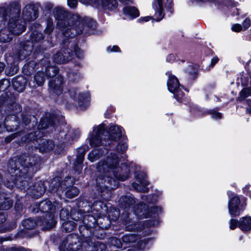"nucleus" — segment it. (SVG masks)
Listing matches in <instances>:
<instances>
[{
	"label": "nucleus",
	"instance_id": "f257e3e1",
	"mask_svg": "<svg viewBox=\"0 0 251 251\" xmlns=\"http://www.w3.org/2000/svg\"><path fill=\"white\" fill-rule=\"evenodd\" d=\"M36 163V161L33 157L25 155L19 157L17 161L11 160L8 164V170L11 174V179H15V181L5 182V185L9 189L16 186L21 189L30 190L31 195L34 198L41 197L46 191L43 182H37L33 186L29 185L31 179L30 174L33 170V166Z\"/></svg>",
	"mask_w": 251,
	"mask_h": 251
},
{
	"label": "nucleus",
	"instance_id": "f03ea898",
	"mask_svg": "<svg viewBox=\"0 0 251 251\" xmlns=\"http://www.w3.org/2000/svg\"><path fill=\"white\" fill-rule=\"evenodd\" d=\"M98 176L96 178L98 185L100 188L115 189L118 186L115 179L124 181L128 177L129 167L126 164L119 166L118 156L113 153H110L106 159L99 162L97 167Z\"/></svg>",
	"mask_w": 251,
	"mask_h": 251
},
{
	"label": "nucleus",
	"instance_id": "7ed1b4c3",
	"mask_svg": "<svg viewBox=\"0 0 251 251\" xmlns=\"http://www.w3.org/2000/svg\"><path fill=\"white\" fill-rule=\"evenodd\" d=\"M53 12L57 20V27L66 38H73L81 33L92 34L97 27L96 22L92 19L81 18L77 15H71L61 8H54Z\"/></svg>",
	"mask_w": 251,
	"mask_h": 251
},
{
	"label": "nucleus",
	"instance_id": "20e7f679",
	"mask_svg": "<svg viewBox=\"0 0 251 251\" xmlns=\"http://www.w3.org/2000/svg\"><path fill=\"white\" fill-rule=\"evenodd\" d=\"M105 125L102 123L93 127V131L89 136V143L91 147L110 146L126 137L123 135V128L117 125H110L108 131L105 130Z\"/></svg>",
	"mask_w": 251,
	"mask_h": 251
},
{
	"label": "nucleus",
	"instance_id": "39448f33",
	"mask_svg": "<svg viewBox=\"0 0 251 251\" xmlns=\"http://www.w3.org/2000/svg\"><path fill=\"white\" fill-rule=\"evenodd\" d=\"M21 7L17 2H11L7 7H0V19L6 21L9 19L7 29L14 35H19L25 29V22L20 19Z\"/></svg>",
	"mask_w": 251,
	"mask_h": 251
},
{
	"label": "nucleus",
	"instance_id": "423d86ee",
	"mask_svg": "<svg viewBox=\"0 0 251 251\" xmlns=\"http://www.w3.org/2000/svg\"><path fill=\"white\" fill-rule=\"evenodd\" d=\"M120 206L125 213H123L122 218L123 223L126 225V230L129 231H138L141 229L140 224L132 222L129 216V211L133 208V205L135 203V200L132 195L122 196L119 201Z\"/></svg>",
	"mask_w": 251,
	"mask_h": 251
},
{
	"label": "nucleus",
	"instance_id": "0eeeda50",
	"mask_svg": "<svg viewBox=\"0 0 251 251\" xmlns=\"http://www.w3.org/2000/svg\"><path fill=\"white\" fill-rule=\"evenodd\" d=\"M59 207L58 203L55 202L52 204L51 202L48 200L39 203V209L46 213L44 221L46 224L47 229L53 227L56 224L54 213L58 210Z\"/></svg>",
	"mask_w": 251,
	"mask_h": 251
},
{
	"label": "nucleus",
	"instance_id": "6e6552de",
	"mask_svg": "<svg viewBox=\"0 0 251 251\" xmlns=\"http://www.w3.org/2000/svg\"><path fill=\"white\" fill-rule=\"evenodd\" d=\"M44 39V36L41 32L37 31H34L30 35L31 42L26 41L21 43L17 51V55L20 60H23L26 56H29L31 53L33 44L40 43Z\"/></svg>",
	"mask_w": 251,
	"mask_h": 251
},
{
	"label": "nucleus",
	"instance_id": "1a4fd4ad",
	"mask_svg": "<svg viewBox=\"0 0 251 251\" xmlns=\"http://www.w3.org/2000/svg\"><path fill=\"white\" fill-rule=\"evenodd\" d=\"M60 249L63 251H78L81 250L82 242L76 234H69L63 241Z\"/></svg>",
	"mask_w": 251,
	"mask_h": 251
},
{
	"label": "nucleus",
	"instance_id": "9d476101",
	"mask_svg": "<svg viewBox=\"0 0 251 251\" xmlns=\"http://www.w3.org/2000/svg\"><path fill=\"white\" fill-rule=\"evenodd\" d=\"M69 38L63 36L64 47L53 56V61L58 64L67 63L72 59L73 51L68 48Z\"/></svg>",
	"mask_w": 251,
	"mask_h": 251
},
{
	"label": "nucleus",
	"instance_id": "9b49d317",
	"mask_svg": "<svg viewBox=\"0 0 251 251\" xmlns=\"http://www.w3.org/2000/svg\"><path fill=\"white\" fill-rule=\"evenodd\" d=\"M173 0H154L152 7L155 11L153 15L154 20L156 21H161L164 16L163 7L171 9Z\"/></svg>",
	"mask_w": 251,
	"mask_h": 251
},
{
	"label": "nucleus",
	"instance_id": "f8f14e48",
	"mask_svg": "<svg viewBox=\"0 0 251 251\" xmlns=\"http://www.w3.org/2000/svg\"><path fill=\"white\" fill-rule=\"evenodd\" d=\"M71 98L74 101V104L77 105L80 109H84L88 105L89 94L87 93H81L76 89L69 90Z\"/></svg>",
	"mask_w": 251,
	"mask_h": 251
},
{
	"label": "nucleus",
	"instance_id": "ddd939ff",
	"mask_svg": "<svg viewBox=\"0 0 251 251\" xmlns=\"http://www.w3.org/2000/svg\"><path fill=\"white\" fill-rule=\"evenodd\" d=\"M63 82V78L60 75L50 79L49 82V91L52 97L56 96H59L62 94Z\"/></svg>",
	"mask_w": 251,
	"mask_h": 251
},
{
	"label": "nucleus",
	"instance_id": "4468645a",
	"mask_svg": "<svg viewBox=\"0 0 251 251\" xmlns=\"http://www.w3.org/2000/svg\"><path fill=\"white\" fill-rule=\"evenodd\" d=\"M245 207L243 203H241L240 199L238 196H233L230 199L228 203V212L232 216H237L240 214Z\"/></svg>",
	"mask_w": 251,
	"mask_h": 251
},
{
	"label": "nucleus",
	"instance_id": "2eb2a0df",
	"mask_svg": "<svg viewBox=\"0 0 251 251\" xmlns=\"http://www.w3.org/2000/svg\"><path fill=\"white\" fill-rule=\"evenodd\" d=\"M135 177L140 184L133 183V188L140 192H148L149 189L147 186L149 185V182L146 179V174L143 172L136 173Z\"/></svg>",
	"mask_w": 251,
	"mask_h": 251
},
{
	"label": "nucleus",
	"instance_id": "dca6fc26",
	"mask_svg": "<svg viewBox=\"0 0 251 251\" xmlns=\"http://www.w3.org/2000/svg\"><path fill=\"white\" fill-rule=\"evenodd\" d=\"M23 16L25 22L34 20L38 16V12L34 5L28 4L26 5L23 9Z\"/></svg>",
	"mask_w": 251,
	"mask_h": 251
},
{
	"label": "nucleus",
	"instance_id": "f3484780",
	"mask_svg": "<svg viewBox=\"0 0 251 251\" xmlns=\"http://www.w3.org/2000/svg\"><path fill=\"white\" fill-rule=\"evenodd\" d=\"M64 130L60 131L59 133V136L60 137V140L63 143H70L74 139L77 138L79 136V131L78 130L70 129L67 133Z\"/></svg>",
	"mask_w": 251,
	"mask_h": 251
},
{
	"label": "nucleus",
	"instance_id": "a211bd4d",
	"mask_svg": "<svg viewBox=\"0 0 251 251\" xmlns=\"http://www.w3.org/2000/svg\"><path fill=\"white\" fill-rule=\"evenodd\" d=\"M134 213L139 218L143 219L148 216H152L149 212V209L146 204L141 203L134 207Z\"/></svg>",
	"mask_w": 251,
	"mask_h": 251
},
{
	"label": "nucleus",
	"instance_id": "6ab92c4d",
	"mask_svg": "<svg viewBox=\"0 0 251 251\" xmlns=\"http://www.w3.org/2000/svg\"><path fill=\"white\" fill-rule=\"evenodd\" d=\"M56 117L54 115L47 114L46 117L42 119L38 126L39 129H45L49 127L50 126H53L55 124Z\"/></svg>",
	"mask_w": 251,
	"mask_h": 251
},
{
	"label": "nucleus",
	"instance_id": "aec40b11",
	"mask_svg": "<svg viewBox=\"0 0 251 251\" xmlns=\"http://www.w3.org/2000/svg\"><path fill=\"white\" fill-rule=\"evenodd\" d=\"M168 75V80L167 81V86L168 90L171 92H174L180 87L179 82L177 78L174 75H172L170 72L166 73Z\"/></svg>",
	"mask_w": 251,
	"mask_h": 251
},
{
	"label": "nucleus",
	"instance_id": "412c9836",
	"mask_svg": "<svg viewBox=\"0 0 251 251\" xmlns=\"http://www.w3.org/2000/svg\"><path fill=\"white\" fill-rule=\"evenodd\" d=\"M98 6L101 5L102 7L105 9L113 10L118 6V2L116 0H99L96 3L93 5Z\"/></svg>",
	"mask_w": 251,
	"mask_h": 251
},
{
	"label": "nucleus",
	"instance_id": "4be33fe9",
	"mask_svg": "<svg viewBox=\"0 0 251 251\" xmlns=\"http://www.w3.org/2000/svg\"><path fill=\"white\" fill-rule=\"evenodd\" d=\"M26 79L23 76H18L13 79L12 84L14 88L18 92H22L25 87Z\"/></svg>",
	"mask_w": 251,
	"mask_h": 251
},
{
	"label": "nucleus",
	"instance_id": "5701e85b",
	"mask_svg": "<svg viewBox=\"0 0 251 251\" xmlns=\"http://www.w3.org/2000/svg\"><path fill=\"white\" fill-rule=\"evenodd\" d=\"M23 226L26 229H31L34 228L37 225H44L46 226L44 221L38 220L35 221L31 218L27 219L22 222Z\"/></svg>",
	"mask_w": 251,
	"mask_h": 251
},
{
	"label": "nucleus",
	"instance_id": "b1692460",
	"mask_svg": "<svg viewBox=\"0 0 251 251\" xmlns=\"http://www.w3.org/2000/svg\"><path fill=\"white\" fill-rule=\"evenodd\" d=\"M124 15L129 19H134L139 16L138 9L134 6H126L123 8Z\"/></svg>",
	"mask_w": 251,
	"mask_h": 251
},
{
	"label": "nucleus",
	"instance_id": "393cba45",
	"mask_svg": "<svg viewBox=\"0 0 251 251\" xmlns=\"http://www.w3.org/2000/svg\"><path fill=\"white\" fill-rule=\"evenodd\" d=\"M238 227L243 231L250 230L251 229V217H244L240 218Z\"/></svg>",
	"mask_w": 251,
	"mask_h": 251
},
{
	"label": "nucleus",
	"instance_id": "a878e982",
	"mask_svg": "<svg viewBox=\"0 0 251 251\" xmlns=\"http://www.w3.org/2000/svg\"><path fill=\"white\" fill-rule=\"evenodd\" d=\"M74 38L75 37H74L73 38L69 37V39L70 38L71 40L70 41H68V48L72 50L73 53L74 52L75 53L77 58H82L83 57V52L75 45Z\"/></svg>",
	"mask_w": 251,
	"mask_h": 251
},
{
	"label": "nucleus",
	"instance_id": "bb28decb",
	"mask_svg": "<svg viewBox=\"0 0 251 251\" xmlns=\"http://www.w3.org/2000/svg\"><path fill=\"white\" fill-rule=\"evenodd\" d=\"M68 77L69 81L76 82L80 80L81 75L76 69H69L67 71Z\"/></svg>",
	"mask_w": 251,
	"mask_h": 251
},
{
	"label": "nucleus",
	"instance_id": "cd10ccee",
	"mask_svg": "<svg viewBox=\"0 0 251 251\" xmlns=\"http://www.w3.org/2000/svg\"><path fill=\"white\" fill-rule=\"evenodd\" d=\"M46 25V27L45 29L44 32L48 35V36L47 37V42L48 44L50 45L51 43V37L50 35L54 29L53 20L51 18L48 19L47 20Z\"/></svg>",
	"mask_w": 251,
	"mask_h": 251
},
{
	"label": "nucleus",
	"instance_id": "c85d7f7f",
	"mask_svg": "<svg viewBox=\"0 0 251 251\" xmlns=\"http://www.w3.org/2000/svg\"><path fill=\"white\" fill-rule=\"evenodd\" d=\"M14 34L9 32L8 29H3L0 31V42H9L11 41Z\"/></svg>",
	"mask_w": 251,
	"mask_h": 251
},
{
	"label": "nucleus",
	"instance_id": "c756f323",
	"mask_svg": "<svg viewBox=\"0 0 251 251\" xmlns=\"http://www.w3.org/2000/svg\"><path fill=\"white\" fill-rule=\"evenodd\" d=\"M88 151V147H82L78 148L76 153V163L78 164H81L83 163L84 156L86 152Z\"/></svg>",
	"mask_w": 251,
	"mask_h": 251
},
{
	"label": "nucleus",
	"instance_id": "7c9ffc66",
	"mask_svg": "<svg viewBox=\"0 0 251 251\" xmlns=\"http://www.w3.org/2000/svg\"><path fill=\"white\" fill-rule=\"evenodd\" d=\"M127 149L126 138L124 137L119 140L116 146V151L120 153H124Z\"/></svg>",
	"mask_w": 251,
	"mask_h": 251
},
{
	"label": "nucleus",
	"instance_id": "2f4dec72",
	"mask_svg": "<svg viewBox=\"0 0 251 251\" xmlns=\"http://www.w3.org/2000/svg\"><path fill=\"white\" fill-rule=\"evenodd\" d=\"M104 153L101 150L95 149L90 152L88 155V159L92 162H93L98 159Z\"/></svg>",
	"mask_w": 251,
	"mask_h": 251
},
{
	"label": "nucleus",
	"instance_id": "473e14b6",
	"mask_svg": "<svg viewBox=\"0 0 251 251\" xmlns=\"http://www.w3.org/2000/svg\"><path fill=\"white\" fill-rule=\"evenodd\" d=\"M58 73V69L55 66H49L46 67V76L48 79H51L56 77V75Z\"/></svg>",
	"mask_w": 251,
	"mask_h": 251
},
{
	"label": "nucleus",
	"instance_id": "72a5a7b5",
	"mask_svg": "<svg viewBox=\"0 0 251 251\" xmlns=\"http://www.w3.org/2000/svg\"><path fill=\"white\" fill-rule=\"evenodd\" d=\"M39 145L40 146V150L41 151L45 152L52 149V142L45 139L40 140Z\"/></svg>",
	"mask_w": 251,
	"mask_h": 251
},
{
	"label": "nucleus",
	"instance_id": "f704fd0d",
	"mask_svg": "<svg viewBox=\"0 0 251 251\" xmlns=\"http://www.w3.org/2000/svg\"><path fill=\"white\" fill-rule=\"evenodd\" d=\"M60 179L59 177H55L52 180L51 182V187H52L51 191L53 192H56L60 188L61 189L64 188L63 184V182L60 183Z\"/></svg>",
	"mask_w": 251,
	"mask_h": 251
},
{
	"label": "nucleus",
	"instance_id": "c9c22d12",
	"mask_svg": "<svg viewBox=\"0 0 251 251\" xmlns=\"http://www.w3.org/2000/svg\"><path fill=\"white\" fill-rule=\"evenodd\" d=\"M46 76L43 72H37L34 76V80L36 82L37 86L42 85L45 80Z\"/></svg>",
	"mask_w": 251,
	"mask_h": 251
},
{
	"label": "nucleus",
	"instance_id": "e433bc0d",
	"mask_svg": "<svg viewBox=\"0 0 251 251\" xmlns=\"http://www.w3.org/2000/svg\"><path fill=\"white\" fill-rule=\"evenodd\" d=\"M76 224L73 221H68L64 222L62 223L63 230L66 232L72 231L76 226Z\"/></svg>",
	"mask_w": 251,
	"mask_h": 251
},
{
	"label": "nucleus",
	"instance_id": "4c0bfd02",
	"mask_svg": "<svg viewBox=\"0 0 251 251\" xmlns=\"http://www.w3.org/2000/svg\"><path fill=\"white\" fill-rule=\"evenodd\" d=\"M137 239L138 238L137 236L132 234L125 235L122 238L123 241L125 244L134 243L136 242Z\"/></svg>",
	"mask_w": 251,
	"mask_h": 251
},
{
	"label": "nucleus",
	"instance_id": "58836bf2",
	"mask_svg": "<svg viewBox=\"0 0 251 251\" xmlns=\"http://www.w3.org/2000/svg\"><path fill=\"white\" fill-rule=\"evenodd\" d=\"M251 95V87L245 88L240 92V96L238 97V100L240 101H242Z\"/></svg>",
	"mask_w": 251,
	"mask_h": 251
},
{
	"label": "nucleus",
	"instance_id": "ea45409f",
	"mask_svg": "<svg viewBox=\"0 0 251 251\" xmlns=\"http://www.w3.org/2000/svg\"><path fill=\"white\" fill-rule=\"evenodd\" d=\"M79 191L75 187L70 188L65 193L66 196L68 198H73L78 195Z\"/></svg>",
	"mask_w": 251,
	"mask_h": 251
},
{
	"label": "nucleus",
	"instance_id": "a19ab883",
	"mask_svg": "<svg viewBox=\"0 0 251 251\" xmlns=\"http://www.w3.org/2000/svg\"><path fill=\"white\" fill-rule=\"evenodd\" d=\"M249 79L246 74L243 73L240 74V77H238L237 83L241 84L242 86H246L248 84Z\"/></svg>",
	"mask_w": 251,
	"mask_h": 251
},
{
	"label": "nucleus",
	"instance_id": "79ce46f5",
	"mask_svg": "<svg viewBox=\"0 0 251 251\" xmlns=\"http://www.w3.org/2000/svg\"><path fill=\"white\" fill-rule=\"evenodd\" d=\"M174 94V97L176 99V100L179 102H183L184 94L182 92L181 88L179 87L178 88L176 92H172Z\"/></svg>",
	"mask_w": 251,
	"mask_h": 251
},
{
	"label": "nucleus",
	"instance_id": "37998d69",
	"mask_svg": "<svg viewBox=\"0 0 251 251\" xmlns=\"http://www.w3.org/2000/svg\"><path fill=\"white\" fill-rule=\"evenodd\" d=\"M9 117H7L6 118V119H5L6 122H5V125L6 126H12V127L10 128V129H9V130H10L11 131L16 130L18 128V126H19V125L17 124L18 123H17L15 121H13V120H11H11H10L9 123L7 124L6 123H8V122H9ZM7 130H9V129L7 128Z\"/></svg>",
	"mask_w": 251,
	"mask_h": 251
},
{
	"label": "nucleus",
	"instance_id": "c03bdc74",
	"mask_svg": "<svg viewBox=\"0 0 251 251\" xmlns=\"http://www.w3.org/2000/svg\"><path fill=\"white\" fill-rule=\"evenodd\" d=\"M105 205L101 201H97L95 202L92 206V209L94 210H96L99 212L100 214L102 211L101 209L103 207H105Z\"/></svg>",
	"mask_w": 251,
	"mask_h": 251
},
{
	"label": "nucleus",
	"instance_id": "a18cd8bd",
	"mask_svg": "<svg viewBox=\"0 0 251 251\" xmlns=\"http://www.w3.org/2000/svg\"><path fill=\"white\" fill-rule=\"evenodd\" d=\"M60 219L63 221H66L69 219L70 211L68 209H62L60 213Z\"/></svg>",
	"mask_w": 251,
	"mask_h": 251
},
{
	"label": "nucleus",
	"instance_id": "49530a36",
	"mask_svg": "<svg viewBox=\"0 0 251 251\" xmlns=\"http://www.w3.org/2000/svg\"><path fill=\"white\" fill-rule=\"evenodd\" d=\"M109 243L111 246L116 247L117 248H121L122 246L121 240L116 237H112L110 239Z\"/></svg>",
	"mask_w": 251,
	"mask_h": 251
},
{
	"label": "nucleus",
	"instance_id": "de8ad7c7",
	"mask_svg": "<svg viewBox=\"0 0 251 251\" xmlns=\"http://www.w3.org/2000/svg\"><path fill=\"white\" fill-rule=\"evenodd\" d=\"M229 228L230 229H234L236 227L238 226L239 221L234 219H231L229 221Z\"/></svg>",
	"mask_w": 251,
	"mask_h": 251
},
{
	"label": "nucleus",
	"instance_id": "09e8293b",
	"mask_svg": "<svg viewBox=\"0 0 251 251\" xmlns=\"http://www.w3.org/2000/svg\"><path fill=\"white\" fill-rule=\"evenodd\" d=\"M32 118H34V117H31L30 115H28L23 116L22 121H23V124H24L25 126H26L27 124H28L30 123Z\"/></svg>",
	"mask_w": 251,
	"mask_h": 251
},
{
	"label": "nucleus",
	"instance_id": "8fccbe9b",
	"mask_svg": "<svg viewBox=\"0 0 251 251\" xmlns=\"http://www.w3.org/2000/svg\"><path fill=\"white\" fill-rule=\"evenodd\" d=\"M211 117L214 119H219L221 118V114L215 110H211L210 112Z\"/></svg>",
	"mask_w": 251,
	"mask_h": 251
},
{
	"label": "nucleus",
	"instance_id": "3c124183",
	"mask_svg": "<svg viewBox=\"0 0 251 251\" xmlns=\"http://www.w3.org/2000/svg\"><path fill=\"white\" fill-rule=\"evenodd\" d=\"M68 5L71 8H75L77 5L76 0H68Z\"/></svg>",
	"mask_w": 251,
	"mask_h": 251
},
{
	"label": "nucleus",
	"instance_id": "603ef678",
	"mask_svg": "<svg viewBox=\"0 0 251 251\" xmlns=\"http://www.w3.org/2000/svg\"><path fill=\"white\" fill-rule=\"evenodd\" d=\"M242 26L240 24H234L232 25L231 29L235 32H239L242 30Z\"/></svg>",
	"mask_w": 251,
	"mask_h": 251
},
{
	"label": "nucleus",
	"instance_id": "864d4df0",
	"mask_svg": "<svg viewBox=\"0 0 251 251\" xmlns=\"http://www.w3.org/2000/svg\"><path fill=\"white\" fill-rule=\"evenodd\" d=\"M243 27L246 29L249 27L251 25V21L249 18H246L243 23Z\"/></svg>",
	"mask_w": 251,
	"mask_h": 251
},
{
	"label": "nucleus",
	"instance_id": "5fc2aeb1",
	"mask_svg": "<svg viewBox=\"0 0 251 251\" xmlns=\"http://www.w3.org/2000/svg\"><path fill=\"white\" fill-rule=\"evenodd\" d=\"M107 50L108 52L119 51V48L117 46H113L112 47L109 46L107 48Z\"/></svg>",
	"mask_w": 251,
	"mask_h": 251
},
{
	"label": "nucleus",
	"instance_id": "6e6d98bb",
	"mask_svg": "<svg viewBox=\"0 0 251 251\" xmlns=\"http://www.w3.org/2000/svg\"><path fill=\"white\" fill-rule=\"evenodd\" d=\"M162 211L161 208L158 206L152 207L151 209V212H153L155 213H158Z\"/></svg>",
	"mask_w": 251,
	"mask_h": 251
},
{
	"label": "nucleus",
	"instance_id": "4d7b16f0",
	"mask_svg": "<svg viewBox=\"0 0 251 251\" xmlns=\"http://www.w3.org/2000/svg\"><path fill=\"white\" fill-rule=\"evenodd\" d=\"M89 219H91L93 220H94L93 222H95V220L93 216H90V215H86L84 218L83 223H84V224L88 225V226H91V225L89 224L88 223H86V219L89 220Z\"/></svg>",
	"mask_w": 251,
	"mask_h": 251
},
{
	"label": "nucleus",
	"instance_id": "13d9d810",
	"mask_svg": "<svg viewBox=\"0 0 251 251\" xmlns=\"http://www.w3.org/2000/svg\"><path fill=\"white\" fill-rule=\"evenodd\" d=\"M45 9L46 10L50 11L53 7V5L51 3H46L44 4Z\"/></svg>",
	"mask_w": 251,
	"mask_h": 251
},
{
	"label": "nucleus",
	"instance_id": "bf43d9fd",
	"mask_svg": "<svg viewBox=\"0 0 251 251\" xmlns=\"http://www.w3.org/2000/svg\"><path fill=\"white\" fill-rule=\"evenodd\" d=\"M219 59L217 57H213L211 61V66L213 67L218 61Z\"/></svg>",
	"mask_w": 251,
	"mask_h": 251
},
{
	"label": "nucleus",
	"instance_id": "052dcab7",
	"mask_svg": "<svg viewBox=\"0 0 251 251\" xmlns=\"http://www.w3.org/2000/svg\"><path fill=\"white\" fill-rule=\"evenodd\" d=\"M6 221V217L4 213H0V224H2Z\"/></svg>",
	"mask_w": 251,
	"mask_h": 251
},
{
	"label": "nucleus",
	"instance_id": "680f3d73",
	"mask_svg": "<svg viewBox=\"0 0 251 251\" xmlns=\"http://www.w3.org/2000/svg\"><path fill=\"white\" fill-rule=\"evenodd\" d=\"M175 55L173 54H170L166 58L167 61L170 62H173V61L175 60Z\"/></svg>",
	"mask_w": 251,
	"mask_h": 251
},
{
	"label": "nucleus",
	"instance_id": "e2e57ef3",
	"mask_svg": "<svg viewBox=\"0 0 251 251\" xmlns=\"http://www.w3.org/2000/svg\"><path fill=\"white\" fill-rule=\"evenodd\" d=\"M150 19H151V17L147 16L143 18H141L139 19V21L141 22H147L149 21Z\"/></svg>",
	"mask_w": 251,
	"mask_h": 251
},
{
	"label": "nucleus",
	"instance_id": "0e129e2a",
	"mask_svg": "<svg viewBox=\"0 0 251 251\" xmlns=\"http://www.w3.org/2000/svg\"><path fill=\"white\" fill-rule=\"evenodd\" d=\"M14 105L16 108V112H14V113H17L18 112H20L21 110V107L20 106V105H19L18 104H14Z\"/></svg>",
	"mask_w": 251,
	"mask_h": 251
},
{
	"label": "nucleus",
	"instance_id": "69168bd1",
	"mask_svg": "<svg viewBox=\"0 0 251 251\" xmlns=\"http://www.w3.org/2000/svg\"><path fill=\"white\" fill-rule=\"evenodd\" d=\"M5 82H8L7 81L4 80L3 81H0V91L3 90L5 88L3 87V85Z\"/></svg>",
	"mask_w": 251,
	"mask_h": 251
},
{
	"label": "nucleus",
	"instance_id": "338daca9",
	"mask_svg": "<svg viewBox=\"0 0 251 251\" xmlns=\"http://www.w3.org/2000/svg\"><path fill=\"white\" fill-rule=\"evenodd\" d=\"M248 103L249 105V107L247 109L248 112L251 114V100H248Z\"/></svg>",
	"mask_w": 251,
	"mask_h": 251
},
{
	"label": "nucleus",
	"instance_id": "774afa93",
	"mask_svg": "<svg viewBox=\"0 0 251 251\" xmlns=\"http://www.w3.org/2000/svg\"><path fill=\"white\" fill-rule=\"evenodd\" d=\"M4 67V64L2 62H0V73L3 71Z\"/></svg>",
	"mask_w": 251,
	"mask_h": 251
}]
</instances>
